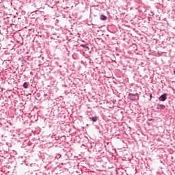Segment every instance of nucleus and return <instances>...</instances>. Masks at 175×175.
I'll list each match as a JSON object with an SVG mask.
<instances>
[{
  "label": "nucleus",
  "instance_id": "obj_1",
  "mask_svg": "<svg viewBox=\"0 0 175 175\" xmlns=\"http://www.w3.org/2000/svg\"><path fill=\"white\" fill-rule=\"evenodd\" d=\"M167 94H163L159 98V100H160L161 102H165V100L167 99Z\"/></svg>",
  "mask_w": 175,
  "mask_h": 175
},
{
  "label": "nucleus",
  "instance_id": "obj_2",
  "mask_svg": "<svg viewBox=\"0 0 175 175\" xmlns=\"http://www.w3.org/2000/svg\"><path fill=\"white\" fill-rule=\"evenodd\" d=\"M90 119L92 121H93V122H96V121H98V117H96V116H94V117L90 118Z\"/></svg>",
  "mask_w": 175,
  "mask_h": 175
},
{
  "label": "nucleus",
  "instance_id": "obj_3",
  "mask_svg": "<svg viewBox=\"0 0 175 175\" xmlns=\"http://www.w3.org/2000/svg\"><path fill=\"white\" fill-rule=\"evenodd\" d=\"M100 20H103V21L107 20V17L105 15H101Z\"/></svg>",
  "mask_w": 175,
  "mask_h": 175
},
{
  "label": "nucleus",
  "instance_id": "obj_4",
  "mask_svg": "<svg viewBox=\"0 0 175 175\" xmlns=\"http://www.w3.org/2000/svg\"><path fill=\"white\" fill-rule=\"evenodd\" d=\"M23 88H28V83H27V82H25V83H23Z\"/></svg>",
  "mask_w": 175,
  "mask_h": 175
},
{
  "label": "nucleus",
  "instance_id": "obj_5",
  "mask_svg": "<svg viewBox=\"0 0 175 175\" xmlns=\"http://www.w3.org/2000/svg\"><path fill=\"white\" fill-rule=\"evenodd\" d=\"M129 96H135L133 94H129Z\"/></svg>",
  "mask_w": 175,
  "mask_h": 175
},
{
  "label": "nucleus",
  "instance_id": "obj_6",
  "mask_svg": "<svg viewBox=\"0 0 175 175\" xmlns=\"http://www.w3.org/2000/svg\"><path fill=\"white\" fill-rule=\"evenodd\" d=\"M150 98H152V94H150Z\"/></svg>",
  "mask_w": 175,
  "mask_h": 175
}]
</instances>
